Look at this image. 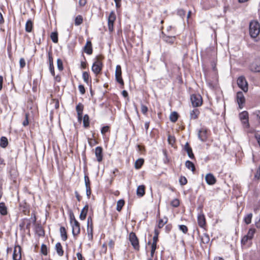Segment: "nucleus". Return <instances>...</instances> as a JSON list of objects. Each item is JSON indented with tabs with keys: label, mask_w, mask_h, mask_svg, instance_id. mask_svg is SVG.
Here are the masks:
<instances>
[{
	"label": "nucleus",
	"mask_w": 260,
	"mask_h": 260,
	"mask_svg": "<svg viewBox=\"0 0 260 260\" xmlns=\"http://www.w3.org/2000/svg\"><path fill=\"white\" fill-rule=\"evenodd\" d=\"M260 26L258 22L251 21L249 24V34L251 37L256 38L259 34Z\"/></svg>",
	"instance_id": "f257e3e1"
},
{
	"label": "nucleus",
	"mask_w": 260,
	"mask_h": 260,
	"mask_svg": "<svg viewBox=\"0 0 260 260\" xmlns=\"http://www.w3.org/2000/svg\"><path fill=\"white\" fill-rule=\"evenodd\" d=\"M103 63L101 58L98 57L95 59V61L93 62L91 67L92 71L96 75L101 73L103 68Z\"/></svg>",
	"instance_id": "f03ea898"
},
{
	"label": "nucleus",
	"mask_w": 260,
	"mask_h": 260,
	"mask_svg": "<svg viewBox=\"0 0 260 260\" xmlns=\"http://www.w3.org/2000/svg\"><path fill=\"white\" fill-rule=\"evenodd\" d=\"M237 84L243 91L247 92L248 89V83L244 76H240L237 79Z\"/></svg>",
	"instance_id": "7ed1b4c3"
},
{
	"label": "nucleus",
	"mask_w": 260,
	"mask_h": 260,
	"mask_svg": "<svg viewBox=\"0 0 260 260\" xmlns=\"http://www.w3.org/2000/svg\"><path fill=\"white\" fill-rule=\"evenodd\" d=\"M190 100L192 105L194 107H199L202 104V98L200 94H193L191 95Z\"/></svg>",
	"instance_id": "20e7f679"
},
{
	"label": "nucleus",
	"mask_w": 260,
	"mask_h": 260,
	"mask_svg": "<svg viewBox=\"0 0 260 260\" xmlns=\"http://www.w3.org/2000/svg\"><path fill=\"white\" fill-rule=\"evenodd\" d=\"M129 241L135 249L139 250V241L135 233L132 232L129 235Z\"/></svg>",
	"instance_id": "39448f33"
},
{
	"label": "nucleus",
	"mask_w": 260,
	"mask_h": 260,
	"mask_svg": "<svg viewBox=\"0 0 260 260\" xmlns=\"http://www.w3.org/2000/svg\"><path fill=\"white\" fill-rule=\"evenodd\" d=\"M116 20V15L114 11H111L108 18V26L109 30L112 32L113 30V24Z\"/></svg>",
	"instance_id": "423d86ee"
},
{
	"label": "nucleus",
	"mask_w": 260,
	"mask_h": 260,
	"mask_svg": "<svg viewBox=\"0 0 260 260\" xmlns=\"http://www.w3.org/2000/svg\"><path fill=\"white\" fill-rule=\"evenodd\" d=\"M121 68L120 65H117L115 70V78L116 81L121 85H123L124 82L121 76Z\"/></svg>",
	"instance_id": "0eeeda50"
},
{
	"label": "nucleus",
	"mask_w": 260,
	"mask_h": 260,
	"mask_svg": "<svg viewBox=\"0 0 260 260\" xmlns=\"http://www.w3.org/2000/svg\"><path fill=\"white\" fill-rule=\"evenodd\" d=\"M21 249L19 245L16 246L14 247L13 253V260H20L21 259Z\"/></svg>",
	"instance_id": "6e6552de"
},
{
	"label": "nucleus",
	"mask_w": 260,
	"mask_h": 260,
	"mask_svg": "<svg viewBox=\"0 0 260 260\" xmlns=\"http://www.w3.org/2000/svg\"><path fill=\"white\" fill-rule=\"evenodd\" d=\"M237 101L239 108L240 109L243 108V104H244L245 99L243 93L241 91L238 92L237 93Z\"/></svg>",
	"instance_id": "1a4fd4ad"
},
{
	"label": "nucleus",
	"mask_w": 260,
	"mask_h": 260,
	"mask_svg": "<svg viewBox=\"0 0 260 260\" xmlns=\"http://www.w3.org/2000/svg\"><path fill=\"white\" fill-rule=\"evenodd\" d=\"M72 227V234L74 236L78 235L80 232V224L77 220H75L74 223L71 224Z\"/></svg>",
	"instance_id": "9d476101"
},
{
	"label": "nucleus",
	"mask_w": 260,
	"mask_h": 260,
	"mask_svg": "<svg viewBox=\"0 0 260 260\" xmlns=\"http://www.w3.org/2000/svg\"><path fill=\"white\" fill-rule=\"evenodd\" d=\"M205 180L207 183L210 185H214L216 182L215 177L211 173H208L206 175Z\"/></svg>",
	"instance_id": "9b49d317"
},
{
	"label": "nucleus",
	"mask_w": 260,
	"mask_h": 260,
	"mask_svg": "<svg viewBox=\"0 0 260 260\" xmlns=\"http://www.w3.org/2000/svg\"><path fill=\"white\" fill-rule=\"evenodd\" d=\"M198 137L202 141H204L207 138V132L206 129L202 128L198 132Z\"/></svg>",
	"instance_id": "f8f14e48"
},
{
	"label": "nucleus",
	"mask_w": 260,
	"mask_h": 260,
	"mask_svg": "<svg viewBox=\"0 0 260 260\" xmlns=\"http://www.w3.org/2000/svg\"><path fill=\"white\" fill-rule=\"evenodd\" d=\"M103 149L101 147H97L95 149V155L96 157V159L99 162H100L103 159V154H102Z\"/></svg>",
	"instance_id": "ddd939ff"
},
{
	"label": "nucleus",
	"mask_w": 260,
	"mask_h": 260,
	"mask_svg": "<svg viewBox=\"0 0 260 260\" xmlns=\"http://www.w3.org/2000/svg\"><path fill=\"white\" fill-rule=\"evenodd\" d=\"M198 223L201 228H204L206 224L205 217L202 213H200L198 216Z\"/></svg>",
	"instance_id": "4468645a"
},
{
	"label": "nucleus",
	"mask_w": 260,
	"mask_h": 260,
	"mask_svg": "<svg viewBox=\"0 0 260 260\" xmlns=\"http://www.w3.org/2000/svg\"><path fill=\"white\" fill-rule=\"evenodd\" d=\"M76 111L78 115V119L79 121H81L82 118V113L83 110V106L81 104H79L76 106Z\"/></svg>",
	"instance_id": "2eb2a0df"
},
{
	"label": "nucleus",
	"mask_w": 260,
	"mask_h": 260,
	"mask_svg": "<svg viewBox=\"0 0 260 260\" xmlns=\"http://www.w3.org/2000/svg\"><path fill=\"white\" fill-rule=\"evenodd\" d=\"M49 70L52 76L55 75V72L53 67V59L50 53H48Z\"/></svg>",
	"instance_id": "dca6fc26"
},
{
	"label": "nucleus",
	"mask_w": 260,
	"mask_h": 260,
	"mask_svg": "<svg viewBox=\"0 0 260 260\" xmlns=\"http://www.w3.org/2000/svg\"><path fill=\"white\" fill-rule=\"evenodd\" d=\"M84 51L88 54H91L92 53V44L91 42L87 41L84 46Z\"/></svg>",
	"instance_id": "f3484780"
},
{
	"label": "nucleus",
	"mask_w": 260,
	"mask_h": 260,
	"mask_svg": "<svg viewBox=\"0 0 260 260\" xmlns=\"http://www.w3.org/2000/svg\"><path fill=\"white\" fill-rule=\"evenodd\" d=\"M251 70L255 72H260V61H256L253 63L250 67Z\"/></svg>",
	"instance_id": "a211bd4d"
},
{
	"label": "nucleus",
	"mask_w": 260,
	"mask_h": 260,
	"mask_svg": "<svg viewBox=\"0 0 260 260\" xmlns=\"http://www.w3.org/2000/svg\"><path fill=\"white\" fill-rule=\"evenodd\" d=\"M145 186L139 185L137 189V195L139 197H143L145 194Z\"/></svg>",
	"instance_id": "6ab92c4d"
},
{
	"label": "nucleus",
	"mask_w": 260,
	"mask_h": 260,
	"mask_svg": "<svg viewBox=\"0 0 260 260\" xmlns=\"http://www.w3.org/2000/svg\"><path fill=\"white\" fill-rule=\"evenodd\" d=\"M88 210V206L87 205H86L84 207V208L82 209V210L80 213V219L81 220H84L85 219Z\"/></svg>",
	"instance_id": "aec40b11"
},
{
	"label": "nucleus",
	"mask_w": 260,
	"mask_h": 260,
	"mask_svg": "<svg viewBox=\"0 0 260 260\" xmlns=\"http://www.w3.org/2000/svg\"><path fill=\"white\" fill-rule=\"evenodd\" d=\"M200 111L198 109H194L190 112V117L191 119H196L198 117Z\"/></svg>",
	"instance_id": "412c9836"
},
{
	"label": "nucleus",
	"mask_w": 260,
	"mask_h": 260,
	"mask_svg": "<svg viewBox=\"0 0 260 260\" xmlns=\"http://www.w3.org/2000/svg\"><path fill=\"white\" fill-rule=\"evenodd\" d=\"M201 240L202 243L207 244L210 242V237L207 234L204 233L201 236Z\"/></svg>",
	"instance_id": "4be33fe9"
},
{
	"label": "nucleus",
	"mask_w": 260,
	"mask_h": 260,
	"mask_svg": "<svg viewBox=\"0 0 260 260\" xmlns=\"http://www.w3.org/2000/svg\"><path fill=\"white\" fill-rule=\"evenodd\" d=\"M55 249L59 256H62L63 254V250L62 246L60 243H57L55 245Z\"/></svg>",
	"instance_id": "5701e85b"
},
{
	"label": "nucleus",
	"mask_w": 260,
	"mask_h": 260,
	"mask_svg": "<svg viewBox=\"0 0 260 260\" xmlns=\"http://www.w3.org/2000/svg\"><path fill=\"white\" fill-rule=\"evenodd\" d=\"M60 233L61 239L63 241H66L67 239V234L66 230L64 227L61 226L60 228Z\"/></svg>",
	"instance_id": "b1692460"
},
{
	"label": "nucleus",
	"mask_w": 260,
	"mask_h": 260,
	"mask_svg": "<svg viewBox=\"0 0 260 260\" xmlns=\"http://www.w3.org/2000/svg\"><path fill=\"white\" fill-rule=\"evenodd\" d=\"M0 213L2 215H6L7 214V208L5 206L4 203H0Z\"/></svg>",
	"instance_id": "393cba45"
},
{
	"label": "nucleus",
	"mask_w": 260,
	"mask_h": 260,
	"mask_svg": "<svg viewBox=\"0 0 260 260\" xmlns=\"http://www.w3.org/2000/svg\"><path fill=\"white\" fill-rule=\"evenodd\" d=\"M253 215L251 213L247 214L244 218V221L246 224H249L251 222Z\"/></svg>",
	"instance_id": "a878e982"
},
{
	"label": "nucleus",
	"mask_w": 260,
	"mask_h": 260,
	"mask_svg": "<svg viewBox=\"0 0 260 260\" xmlns=\"http://www.w3.org/2000/svg\"><path fill=\"white\" fill-rule=\"evenodd\" d=\"M32 29V22L30 20H27L25 24V30L27 32H31Z\"/></svg>",
	"instance_id": "bb28decb"
},
{
	"label": "nucleus",
	"mask_w": 260,
	"mask_h": 260,
	"mask_svg": "<svg viewBox=\"0 0 260 260\" xmlns=\"http://www.w3.org/2000/svg\"><path fill=\"white\" fill-rule=\"evenodd\" d=\"M162 39L164 40V41H165L167 43L172 44L174 43L175 38V37H170V36H164L162 37Z\"/></svg>",
	"instance_id": "cd10ccee"
},
{
	"label": "nucleus",
	"mask_w": 260,
	"mask_h": 260,
	"mask_svg": "<svg viewBox=\"0 0 260 260\" xmlns=\"http://www.w3.org/2000/svg\"><path fill=\"white\" fill-rule=\"evenodd\" d=\"M8 144V139L5 137H2L1 139L0 146L3 148H5Z\"/></svg>",
	"instance_id": "c85d7f7f"
},
{
	"label": "nucleus",
	"mask_w": 260,
	"mask_h": 260,
	"mask_svg": "<svg viewBox=\"0 0 260 260\" xmlns=\"http://www.w3.org/2000/svg\"><path fill=\"white\" fill-rule=\"evenodd\" d=\"M185 166L188 169L191 170V171H192V172H194L195 170V167H194V164L189 160H187L185 162Z\"/></svg>",
	"instance_id": "c756f323"
},
{
	"label": "nucleus",
	"mask_w": 260,
	"mask_h": 260,
	"mask_svg": "<svg viewBox=\"0 0 260 260\" xmlns=\"http://www.w3.org/2000/svg\"><path fill=\"white\" fill-rule=\"evenodd\" d=\"M178 118V115L177 112H173L172 113H171L170 116V120L173 122H176Z\"/></svg>",
	"instance_id": "7c9ffc66"
},
{
	"label": "nucleus",
	"mask_w": 260,
	"mask_h": 260,
	"mask_svg": "<svg viewBox=\"0 0 260 260\" xmlns=\"http://www.w3.org/2000/svg\"><path fill=\"white\" fill-rule=\"evenodd\" d=\"M144 163V159L142 158H139L137 159L135 164V167L137 169H140Z\"/></svg>",
	"instance_id": "2f4dec72"
},
{
	"label": "nucleus",
	"mask_w": 260,
	"mask_h": 260,
	"mask_svg": "<svg viewBox=\"0 0 260 260\" xmlns=\"http://www.w3.org/2000/svg\"><path fill=\"white\" fill-rule=\"evenodd\" d=\"M124 205V201L123 200H120L117 202L116 210L118 211H120Z\"/></svg>",
	"instance_id": "473e14b6"
},
{
	"label": "nucleus",
	"mask_w": 260,
	"mask_h": 260,
	"mask_svg": "<svg viewBox=\"0 0 260 260\" xmlns=\"http://www.w3.org/2000/svg\"><path fill=\"white\" fill-rule=\"evenodd\" d=\"M83 125L85 127H87L89 126V116L88 115L85 114L83 117Z\"/></svg>",
	"instance_id": "72a5a7b5"
},
{
	"label": "nucleus",
	"mask_w": 260,
	"mask_h": 260,
	"mask_svg": "<svg viewBox=\"0 0 260 260\" xmlns=\"http://www.w3.org/2000/svg\"><path fill=\"white\" fill-rule=\"evenodd\" d=\"M83 22V18L81 15H78L75 20V24L76 25H79Z\"/></svg>",
	"instance_id": "f704fd0d"
},
{
	"label": "nucleus",
	"mask_w": 260,
	"mask_h": 260,
	"mask_svg": "<svg viewBox=\"0 0 260 260\" xmlns=\"http://www.w3.org/2000/svg\"><path fill=\"white\" fill-rule=\"evenodd\" d=\"M239 118L241 120L248 119V114L246 111H243L239 114Z\"/></svg>",
	"instance_id": "c9c22d12"
},
{
	"label": "nucleus",
	"mask_w": 260,
	"mask_h": 260,
	"mask_svg": "<svg viewBox=\"0 0 260 260\" xmlns=\"http://www.w3.org/2000/svg\"><path fill=\"white\" fill-rule=\"evenodd\" d=\"M255 231L254 229H250L246 235L247 237H248L250 240H251L255 233Z\"/></svg>",
	"instance_id": "e433bc0d"
},
{
	"label": "nucleus",
	"mask_w": 260,
	"mask_h": 260,
	"mask_svg": "<svg viewBox=\"0 0 260 260\" xmlns=\"http://www.w3.org/2000/svg\"><path fill=\"white\" fill-rule=\"evenodd\" d=\"M51 39L54 43H57L58 42L57 33L53 32L51 34Z\"/></svg>",
	"instance_id": "4c0bfd02"
},
{
	"label": "nucleus",
	"mask_w": 260,
	"mask_h": 260,
	"mask_svg": "<svg viewBox=\"0 0 260 260\" xmlns=\"http://www.w3.org/2000/svg\"><path fill=\"white\" fill-rule=\"evenodd\" d=\"M83 80L86 83H88L89 75L87 72H84L82 74Z\"/></svg>",
	"instance_id": "58836bf2"
},
{
	"label": "nucleus",
	"mask_w": 260,
	"mask_h": 260,
	"mask_svg": "<svg viewBox=\"0 0 260 260\" xmlns=\"http://www.w3.org/2000/svg\"><path fill=\"white\" fill-rule=\"evenodd\" d=\"M171 204L174 207H177L179 206L180 202L179 200L175 199L171 202Z\"/></svg>",
	"instance_id": "ea45409f"
},
{
	"label": "nucleus",
	"mask_w": 260,
	"mask_h": 260,
	"mask_svg": "<svg viewBox=\"0 0 260 260\" xmlns=\"http://www.w3.org/2000/svg\"><path fill=\"white\" fill-rule=\"evenodd\" d=\"M57 68L59 70L62 71L63 70V64L62 60L58 58L57 60Z\"/></svg>",
	"instance_id": "a19ab883"
},
{
	"label": "nucleus",
	"mask_w": 260,
	"mask_h": 260,
	"mask_svg": "<svg viewBox=\"0 0 260 260\" xmlns=\"http://www.w3.org/2000/svg\"><path fill=\"white\" fill-rule=\"evenodd\" d=\"M156 248V245H155V244H152V245H151V253H150V256H151V258H152L153 257L154 253L155 252Z\"/></svg>",
	"instance_id": "79ce46f5"
},
{
	"label": "nucleus",
	"mask_w": 260,
	"mask_h": 260,
	"mask_svg": "<svg viewBox=\"0 0 260 260\" xmlns=\"http://www.w3.org/2000/svg\"><path fill=\"white\" fill-rule=\"evenodd\" d=\"M167 222V219L166 218L165 221H164L163 219H161L159 220V222H158V226L159 228H161L162 227H163V226L164 225V224L165 223H166Z\"/></svg>",
	"instance_id": "37998d69"
},
{
	"label": "nucleus",
	"mask_w": 260,
	"mask_h": 260,
	"mask_svg": "<svg viewBox=\"0 0 260 260\" xmlns=\"http://www.w3.org/2000/svg\"><path fill=\"white\" fill-rule=\"evenodd\" d=\"M109 131V126H105L101 129V133L103 135H104L107 132Z\"/></svg>",
	"instance_id": "c03bdc74"
},
{
	"label": "nucleus",
	"mask_w": 260,
	"mask_h": 260,
	"mask_svg": "<svg viewBox=\"0 0 260 260\" xmlns=\"http://www.w3.org/2000/svg\"><path fill=\"white\" fill-rule=\"evenodd\" d=\"M168 142L170 144L173 145V144L175 143V138L171 136H169L168 138Z\"/></svg>",
	"instance_id": "a18cd8bd"
},
{
	"label": "nucleus",
	"mask_w": 260,
	"mask_h": 260,
	"mask_svg": "<svg viewBox=\"0 0 260 260\" xmlns=\"http://www.w3.org/2000/svg\"><path fill=\"white\" fill-rule=\"evenodd\" d=\"M41 251L44 255L47 254V248L45 245L43 244L41 246Z\"/></svg>",
	"instance_id": "49530a36"
},
{
	"label": "nucleus",
	"mask_w": 260,
	"mask_h": 260,
	"mask_svg": "<svg viewBox=\"0 0 260 260\" xmlns=\"http://www.w3.org/2000/svg\"><path fill=\"white\" fill-rule=\"evenodd\" d=\"M179 229L184 234H186L188 231L187 226L184 225H180Z\"/></svg>",
	"instance_id": "de8ad7c7"
},
{
	"label": "nucleus",
	"mask_w": 260,
	"mask_h": 260,
	"mask_svg": "<svg viewBox=\"0 0 260 260\" xmlns=\"http://www.w3.org/2000/svg\"><path fill=\"white\" fill-rule=\"evenodd\" d=\"M84 181L86 187L90 186V180L89 177L85 175L84 176Z\"/></svg>",
	"instance_id": "09e8293b"
},
{
	"label": "nucleus",
	"mask_w": 260,
	"mask_h": 260,
	"mask_svg": "<svg viewBox=\"0 0 260 260\" xmlns=\"http://www.w3.org/2000/svg\"><path fill=\"white\" fill-rule=\"evenodd\" d=\"M253 115L255 116L256 120L258 121L259 123H260V111H257L253 113Z\"/></svg>",
	"instance_id": "8fccbe9b"
},
{
	"label": "nucleus",
	"mask_w": 260,
	"mask_h": 260,
	"mask_svg": "<svg viewBox=\"0 0 260 260\" xmlns=\"http://www.w3.org/2000/svg\"><path fill=\"white\" fill-rule=\"evenodd\" d=\"M179 182L181 185H185L187 183V179L184 177H181L179 179Z\"/></svg>",
	"instance_id": "3c124183"
},
{
	"label": "nucleus",
	"mask_w": 260,
	"mask_h": 260,
	"mask_svg": "<svg viewBox=\"0 0 260 260\" xmlns=\"http://www.w3.org/2000/svg\"><path fill=\"white\" fill-rule=\"evenodd\" d=\"M241 121L244 127H248L249 126L248 119H246L245 120H241Z\"/></svg>",
	"instance_id": "603ef678"
},
{
	"label": "nucleus",
	"mask_w": 260,
	"mask_h": 260,
	"mask_svg": "<svg viewBox=\"0 0 260 260\" xmlns=\"http://www.w3.org/2000/svg\"><path fill=\"white\" fill-rule=\"evenodd\" d=\"M178 15L181 17H183L185 15V12L182 9L178 10L177 11Z\"/></svg>",
	"instance_id": "864d4df0"
},
{
	"label": "nucleus",
	"mask_w": 260,
	"mask_h": 260,
	"mask_svg": "<svg viewBox=\"0 0 260 260\" xmlns=\"http://www.w3.org/2000/svg\"><path fill=\"white\" fill-rule=\"evenodd\" d=\"M78 89H79V91L80 92V93L82 94H83L85 93V88H84V87L83 85H79V86H78Z\"/></svg>",
	"instance_id": "5fc2aeb1"
},
{
	"label": "nucleus",
	"mask_w": 260,
	"mask_h": 260,
	"mask_svg": "<svg viewBox=\"0 0 260 260\" xmlns=\"http://www.w3.org/2000/svg\"><path fill=\"white\" fill-rule=\"evenodd\" d=\"M19 64H20V67L21 68H24L25 67V61L24 58H21L20 59Z\"/></svg>",
	"instance_id": "6e6d98bb"
},
{
	"label": "nucleus",
	"mask_w": 260,
	"mask_h": 260,
	"mask_svg": "<svg viewBox=\"0 0 260 260\" xmlns=\"http://www.w3.org/2000/svg\"><path fill=\"white\" fill-rule=\"evenodd\" d=\"M147 111H148L147 107L146 106H145V105H141V112L144 114H146V113L147 112Z\"/></svg>",
	"instance_id": "4d7b16f0"
},
{
	"label": "nucleus",
	"mask_w": 260,
	"mask_h": 260,
	"mask_svg": "<svg viewBox=\"0 0 260 260\" xmlns=\"http://www.w3.org/2000/svg\"><path fill=\"white\" fill-rule=\"evenodd\" d=\"M92 231H93L92 226H90V228L87 227V233H88V236H90L91 238L92 237Z\"/></svg>",
	"instance_id": "13d9d810"
},
{
	"label": "nucleus",
	"mask_w": 260,
	"mask_h": 260,
	"mask_svg": "<svg viewBox=\"0 0 260 260\" xmlns=\"http://www.w3.org/2000/svg\"><path fill=\"white\" fill-rule=\"evenodd\" d=\"M187 153L188 155V156L190 158H194V155L192 153V149H188V150H187Z\"/></svg>",
	"instance_id": "bf43d9fd"
},
{
	"label": "nucleus",
	"mask_w": 260,
	"mask_h": 260,
	"mask_svg": "<svg viewBox=\"0 0 260 260\" xmlns=\"http://www.w3.org/2000/svg\"><path fill=\"white\" fill-rule=\"evenodd\" d=\"M248 240H250L248 237H247L246 235L243 237V238L241 240V243L242 244H246Z\"/></svg>",
	"instance_id": "052dcab7"
},
{
	"label": "nucleus",
	"mask_w": 260,
	"mask_h": 260,
	"mask_svg": "<svg viewBox=\"0 0 260 260\" xmlns=\"http://www.w3.org/2000/svg\"><path fill=\"white\" fill-rule=\"evenodd\" d=\"M86 195H87V197L89 198L91 194V192L90 187V186H87V187H86Z\"/></svg>",
	"instance_id": "680f3d73"
},
{
	"label": "nucleus",
	"mask_w": 260,
	"mask_h": 260,
	"mask_svg": "<svg viewBox=\"0 0 260 260\" xmlns=\"http://www.w3.org/2000/svg\"><path fill=\"white\" fill-rule=\"evenodd\" d=\"M22 124L24 126H26L28 124V115L27 114H25V119L23 122Z\"/></svg>",
	"instance_id": "e2e57ef3"
},
{
	"label": "nucleus",
	"mask_w": 260,
	"mask_h": 260,
	"mask_svg": "<svg viewBox=\"0 0 260 260\" xmlns=\"http://www.w3.org/2000/svg\"><path fill=\"white\" fill-rule=\"evenodd\" d=\"M86 3H87L86 0H79V4L80 6L83 7L86 5Z\"/></svg>",
	"instance_id": "0e129e2a"
},
{
	"label": "nucleus",
	"mask_w": 260,
	"mask_h": 260,
	"mask_svg": "<svg viewBox=\"0 0 260 260\" xmlns=\"http://www.w3.org/2000/svg\"><path fill=\"white\" fill-rule=\"evenodd\" d=\"M92 226V219L91 217H88L87 219V227Z\"/></svg>",
	"instance_id": "69168bd1"
},
{
	"label": "nucleus",
	"mask_w": 260,
	"mask_h": 260,
	"mask_svg": "<svg viewBox=\"0 0 260 260\" xmlns=\"http://www.w3.org/2000/svg\"><path fill=\"white\" fill-rule=\"evenodd\" d=\"M70 223L71 224L72 223H74V221L75 220H77L75 218V216L74 215L72 214H70Z\"/></svg>",
	"instance_id": "338daca9"
},
{
	"label": "nucleus",
	"mask_w": 260,
	"mask_h": 260,
	"mask_svg": "<svg viewBox=\"0 0 260 260\" xmlns=\"http://www.w3.org/2000/svg\"><path fill=\"white\" fill-rule=\"evenodd\" d=\"M77 256L78 260H83V257L81 253H80L79 252L77 253Z\"/></svg>",
	"instance_id": "774afa93"
}]
</instances>
